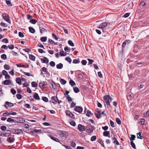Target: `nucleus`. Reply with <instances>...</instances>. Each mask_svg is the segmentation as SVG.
<instances>
[{
	"mask_svg": "<svg viewBox=\"0 0 149 149\" xmlns=\"http://www.w3.org/2000/svg\"><path fill=\"white\" fill-rule=\"evenodd\" d=\"M11 132L13 134H20L23 133L22 131L20 129L18 130L13 129L12 130Z\"/></svg>",
	"mask_w": 149,
	"mask_h": 149,
	"instance_id": "nucleus-4",
	"label": "nucleus"
},
{
	"mask_svg": "<svg viewBox=\"0 0 149 149\" xmlns=\"http://www.w3.org/2000/svg\"><path fill=\"white\" fill-rule=\"evenodd\" d=\"M14 136H13V137H9L7 139V141L9 143H12L14 142L15 141V139L14 137Z\"/></svg>",
	"mask_w": 149,
	"mask_h": 149,
	"instance_id": "nucleus-9",
	"label": "nucleus"
},
{
	"mask_svg": "<svg viewBox=\"0 0 149 149\" xmlns=\"http://www.w3.org/2000/svg\"><path fill=\"white\" fill-rule=\"evenodd\" d=\"M111 139L112 140H113V143L114 144H116L118 145H119V143L118 141L117 140L116 138L115 137H113L111 138Z\"/></svg>",
	"mask_w": 149,
	"mask_h": 149,
	"instance_id": "nucleus-15",
	"label": "nucleus"
},
{
	"mask_svg": "<svg viewBox=\"0 0 149 149\" xmlns=\"http://www.w3.org/2000/svg\"><path fill=\"white\" fill-rule=\"evenodd\" d=\"M71 145L73 147H75L76 146V143L73 141H71Z\"/></svg>",
	"mask_w": 149,
	"mask_h": 149,
	"instance_id": "nucleus-58",
	"label": "nucleus"
},
{
	"mask_svg": "<svg viewBox=\"0 0 149 149\" xmlns=\"http://www.w3.org/2000/svg\"><path fill=\"white\" fill-rule=\"evenodd\" d=\"M10 91L13 95H15V94L16 92V91L14 88H13L11 89Z\"/></svg>",
	"mask_w": 149,
	"mask_h": 149,
	"instance_id": "nucleus-51",
	"label": "nucleus"
},
{
	"mask_svg": "<svg viewBox=\"0 0 149 149\" xmlns=\"http://www.w3.org/2000/svg\"><path fill=\"white\" fill-rule=\"evenodd\" d=\"M145 120L144 119H141L140 120V121L139 122V123L140 124V125H143L145 123Z\"/></svg>",
	"mask_w": 149,
	"mask_h": 149,
	"instance_id": "nucleus-39",
	"label": "nucleus"
},
{
	"mask_svg": "<svg viewBox=\"0 0 149 149\" xmlns=\"http://www.w3.org/2000/svg\"><path fill=\"white\" fill-rule=\"evenodd\" d=\"M73 90L74 92L76 93H77L79 91V89L77 87H73Z\"/></svg>",
	"mask_w": 149,
	"mask_h": 149,
	"instance_id": "nucleus-29",
	"label": "nucleus"
},
{
	"mask_svg": "<svg viewBox=\"0 0 149 149\" xmlns=\"http://www.w3.org/2000/svg\"><path fill=\"white\" fill-rule=\"evenodd\" d=\"M6 127L5 126H2L1 127V129L3 131L6 130Z\"/></svg>",
	"mask_w": 149,
	"mask_h": 149,
	"instance_id": "nucleus-60",
	"label": "nucleus"
},
{
	"mask_svg": "<svg viewBox=\"0 0 149 149\" xmlns=\"http://www.w3.org/2000/svg\"><path fill=\"white\" fill-rule=\"evenodd\" d=\"M2 17L3 19L4 20L8 22L9 23H10L11 21L10 20L9 17L7 14H6V13H3L2 14Z\"/></svg>",
	"mask_w": 149,
	"mask_h": 149,
	"instance_id": "nucleus-3",
	"label": "nucleus"
},
{
	"mask_svg": "<svg viewBox=\"0 0 149 149\" xmlns=\"http://www.w3.org/2000/svg\"><path fill=\"white\" fill-rule=\"evenodd\" d=\"M18 34L19 36L21 38L23 37L24 36L23 33L21 32H19Z\"/></svg>",
	"mask_w": 149,
	"mask_h": 149,
	"instance_id": "nucleus-61",
	"label": "nucleus"
},
{
	"mask_svg": "<svg viewBox=\"0 0 149 149\" xmlns=\"http://www.w3.org/2000/svg\"><path fill=\"white\" fill-rule=\"evenodd\" d=\"M74 110L79 113H81L83 109L81 107L76 106L74 108Z\"/></svg>",
	"mask_w": 149,
	"mask_h": 149,
	"instance_id": "nucleus-5",
	"label": "nucleus"
},
{
	"mask_svg": "<svg viewBox=\"0 0 149 149\" xmlns=\"http://www.w3.org/2000/svg\"><path fill=\"white\" fill-rule=\"evenodd\" d=\"M42 99L45 102H47L48 101V99L46 97H42Z\"/></svg>",
	"mask_w": 149,
	"mask_h": 149,
	"instance_id": "nucleus-45",
	"label": "nucleus"
},
{
	"mask_svg": "<svg viewBox=\"0 0 149 149\" xmlns=\"http://www.w3.org/2000/svg\"><path fill=\"white\" fill-rule=\"evenodd\" d=\"M80 61L79 60L77 59H74L72 63H78L80 62Z\"/></svg>",
	"mask_w": 149,
	"mask_h": 149,
	"instance_id": "nucleus-50",
	"label": "nucleus"
},
{
	"mask_svg": "<svg viewBox=\"0 0 149 149\" xmlns=\"http://www.w3.org/2000/svg\"><path fill=\"white\" fill-rule=\"evenodd\" d=\"M60 81L61 84L63 85L65 84L66 83V81L65 80L62 79H61Z\"/></svg>",
	"mask_w": 149,
	"mask_h": 149,
	"instance_id": "nucleus-37",
	"label": "nucleus"
},
{
	"mask_svg": "<svg viewBox=\"0 0 149 149\" xmlns=\"http://www.w3.org/2000/svg\"><path fill=\"white\" fill-rule=\"evenodd\" d=\"M60 54L61 56H65L66 55V53L62 50L60 52Z\"/></svg>",
	"mask_w": 149,
	"mask_h": 149,
	"instance_id": "nucleus-24",
	"label": "nucleus"
},
{
	"mask_svg": "<svg viewBox=\"0 0 149 149\" xmlns=\"http://www.w3.org/2000/svg\"><path fill=\"white\" fill-rule=\"evenodd\" d=\"M86 115L88 116H91L92 115V114L91 112L90 111L88 110Z\"/></svg>",
	"mask_w": 149,
	"mask_h": 149,
	"instance_id": "nucleus-42",
	"label": "nucleus"
},
{
	"mask_svg": "<svg viewBox=\"0 0 149 149\" xmlns=\"http://www.w3.org/2000/svg\"><path fill=\"white\" fill-rule=\"evenodd\" d=\"M7 121L10 123H13L15 122V120L11 118H9L7 119Z\"/></svg>",
	"mask_w": 149,
	"mask_h": 149,
	"instance_id": "nucleus-25",
	"label": "nucleus"
},
{
	"mask_svg": "<svg viewBox=\"0 0 149 149\" xmlns=\"http://www.w3.org/2000/svg\"><path fill=\"white\" fill-rule=\"evenodd\" d=\"M66 98L68 101H72V98L70 97L69 95L66 96Z\"/></svg>",
	"mask_w": 149,
	"mask_h": 149,
	"instance_id": "nucleus-57",
	"label": "nucleus"
},
{
	"mask_svg": "<svg viewBox=\"0 0 149 149\" xmlns=\"http://www.w3.org/2000/svg\"><path fill=\"white\" fill-rule=\"evenodd\" d=\"M68 43L71 46L73 47L74 46V45L73 43L71 40H68Z\"/></svg>",
	"mask_w": 149,
	"mask_h": 149,
	"instance_id": "nucleus-41",
	"label": "nucleus"
},
{
	"mask_svg": "<svg viewBox=\"0 0 149 149\" xmlns=\"http://www.w3.org/2000/svg\"><path fill=\"white\" fill-rule=\"evenodd\" d=\"M10 115V113H8L7 112L3 113V115L4 116H9Z\"/></svg>",
	"mask_w": 149,
	"mask_h": 149,
	"instance_id": "nucleus-59",
	"label": "nucleus"
},
{
	"mask_svg": "<svg viewBox=\"0 0 149 149\" xmlns=\"http://www.w3.org/2000/svg\"><path fill=\"white\" fill-rule=\"evenodd\" d=\"M40 32L41 33L46 31V30L44 28L40 27Z\"/></svg>",
	"mask_w": 149,
	"mask_h": 149,
	"instance_id": "nucleus-33",
	"label": "nucleus"
},
{
	"mask_svg": "<svg viewBox=\"0 0 149 149\" xmlns=\"http://www.w3.org/2000/svg\"><path fill=\"white\" fill-rule=\"evenodd\" d=\"M52 37L55 39L56 40H57L58 39V38H57L56 36L55 35V34L54 33L52 34Z\"/></svg>",
	"mask_w": 149,
	"mask_h": 149,
	"instance_id": "nucleus-54",
	"label": "nucleus"
},
{
	"mask_svg": "<svg viewBox=\"0 0 149 149\" xmlns=\"http://www.w3.org/2000/svg\"><path fill=\"white\" fill-rule=\"evenodd\" d=\"M49 64L52 67H54L55 65V62L53 61H51L49 63Z\"/></svg>",
	"mask_w": 149,
	"mask_h": 149,
	"instance_id": "nucleus-49",
	"label": "nucleus"
},
{
	"mask_svg": "<svg viewBox=\"0 0 149 149\" xmlns=\"http://www.w3.org/2000/svg\"><path fill=\"white\" fill-rule=\"evenodd\" d=\"M11 81L10 80H6L3 81V84L6 85L10 84Z\"/></svg>",
	"mask_w": 149,
	"mask_h": 149,
	"instance_id": "nucleus-19",
	"label": "nucleus"
},
{
	"mask_svg": "<svg viewBox=\"0 0 149 149\" xmlns=\"http://www.w3.org/2000/svg\"><path fill=\"white\" fill-rule=\"evenodd\" d=\"M32 86L33 87H36L37 86L38 84L35 81H33L31 83Z\"/></svg>",
	"mask_w": 149,
	"mask_h": 149,
	"instance_id": "nucleus-34",
	"label": "nucleus"
},
{
	"mask_svg": "<svg viewBox=\"0 0 149 149\" xmlns=\"http://www.w3.org/2000/svg\"><path fill=\"white\" fill-rule=\"evenodd\" d=\"M47 40V37H41L40 38V40L43 42H45Z\"/></svg>",
	"mask_w": 149,
	"mask_h": 149,
	"instance_id": "nucleus-36",
	"label": "nucleus"
},
{
	"mask_svg": "<svg viewBox=\"0 0 149 149\" xmlns=\"http://www.w3.org/2000/svg\"><path fill=\"white\" fill-rule=\"evenodd\" d=\"M41 60L43 63H47L49 62V59L45 57H44L43 58H41Z\"/></svg>",
	"mask_w": 149,
	"mask_h": 149,
	"instance_id": "nucleus-12",
	"label": "nucleus"
},
{
	"mask_svg": "<svg viewBox=\"0 0 149 149\" xmlns=\"http://www.w3.org/2000/svg\"><path fill=\"white\" fill-rule=\"evenodd\" d=\"M52 102L54 104H55L57 102V100H58L57 97L55 96H53L51 97Z\"/></svg>",
	"mask_w": 149,
	"mask_h": 149,
	"instance_id": "nucleus-11",
	"label": "nucleus"
},
{
	"mask_svg": "<svg viewBox=\"0 0 149 149\" xmlns=\"http://www.w3.org/2000/svg\"><path fill=\"white\" fill-rule=\"evenodd\" d=\"M16 81L17 83L19 85H20L21 83V79L20 77L17 78Z\"/></svg>",
	"mask_w": 149,
	"mask_h": 149,
	"instance_id": "nucleus-20",
	"label": "nucleus"
},
{
	"mask_svg": "<svg viewBox=\"0 0 149 149\" xmlns=\"http://www.w3.org/2000/svg\"><path fill=\"white\" fill-rule=\"evenodd\" d=\"M29 58L31 60L33 61H35V57L33 55H29Z\"/></svg>",
	"mask_w": 149,
	"mask_h": 149,
	"instance_id": "nucleus-32",
	"label": "nucleus"
},
{
	"mask_svg": "<svg viewBox=\"0 0 149 149\" xmlns=\"http://www.w3.org/2000/svg\"><path fill=\"white\" fill-rule=\"evenodd\" d=\"M87 61L85 60H83L81 61V63L82 64L84 65H86L87 63Z\"/></svg>",
	"mask_w": 149,
	"mask_h": 149,
	"instance_id": "nucleus-53",
	"label": "nucleus"
},
{
	"mask_svg": "<svg viewBox=\"0 0 149 149\" xmlns=\"http://www.w3.org/2000/svg\"><path fill=\"white\" fill-rule=\"evenodd\" d=\"M43 83H40L39 84V87L41 88H43L45 85V82H44Z\"/></svg>",
	"mask_w": 149,
	"mask_h": 149,
	"instance_id": "nucleus-35",
	"label": "nucleus"
},
{
	"mask_svg": "<svg viewBox=\"0 0 149 149\" xmlns=\"http://www.w3.org/2000/svg\"><path fill=\"white\" fill-rule=\"evenodd\" d=\"M96 136H93L91 137V140L92 141H94L96 140Z\"/></svg>",
	"mask_w": 149,
	"mask_h": 149,
	"instance_id": "nucleus-46",
	"label": "nucleus"
},
{
	"mask_svg": "<svg viewBox=\"0 0 149 149\" xmlns=\"http://www.w3.org/2000/svg\"><path fill=\"white\" fill-rule=\"evenodd\" d=\"M4 68L5 69L8 70L10 69V67L8 65L5 64L4 65Z\"/></svg>",
	"mask_w": 149,
	"mask_h": 149,
	"instance_id": "nucleus-23",
	"label": "nucleus"
},
{
	"mask_svg": "<svg viewBox=\"0 0 149 149\" xmlns=\"http://www.w3.org/2000/svg\"><path fill=\"white\" fill-rule=\"evenodd\" d=\"M130 144L133 148H134V149H136V146L133 142H131Z\"/></svg>",
	"mask_w": 149,
	"mask_h": 149,
	"instance_id": "nucleus-55",
	"label": "nucleus"
},
{
	"mask_svg": "<svg viewBox=\"0 0 149 149\" xmlns=\"http://www.w3.org/2000/svg\"><path fill=\"white\" fill-rule=\"evenodd\" d=\"M33 97L36 100H40V97L38 93H35L33 95Z\"/></svg>",
	"mask_w": 149,
	"mask_h": 149,
	"instance_id": "nucleus-17",
	"label": "nucleus"
},
{
	"mask_svg": "<svg viewBox=\"0 0 149 149\" xmlns=\"http://www.w3.org/2000/svg\"><path fill=\"white\" fill-rule=\"evenodd\" d=\"M63 64L61 63H60L56 65L57 68L58 69H61L63 68Z\"/></svg>",
	"mask_w": 149,
	"mask_h": 149,
	"instance_id": "nucleus-21",
	"label": "nucleus"
},
{
	"mask_svg": "<svg viewBox=\"0 0 149 149\" xmlns=\"http://www.w3.org/2000/svg\"><path fill=\"white\" fill-rule=\"evenodd\" d=\"M68 135V133L65 131H61L60 134V136L61 137L62 139L65 140Z\"/></svg>",
	"mask_w": 149,
	"mask_h": 149,
	"instance_id": "nucleus-2",
	"label": "nucleus"
},
{
	"mask_svg": "<svg viewBox=\"0 0 149 149\" xmlns=\"http://www.w3.org/2000/svg\"><path fill=\"white\" fill-rule=\"evenodd\" d=\"M78 129L80 132H82L84 131L86 129L85 127L81 124H79L78 126Z\"/></svg>",
	"mask_w": 149,
	"mask_h": 149,
	"instance_id": "nucleus-6",
	"label": "nucleus"
},
{
	"mask_svg": "<svg viewBox=\"0 0 149 149\" xmlns=\"http://www.w3.org/2000/svg\"><path fill=\"white\" fill-rule=\"evenodd\" d=\"M3 106H4L6 108H7L8 107H13V104L11 102H9L7 101L6 102L5 105Z\"/></svg>",
	"mask_w": 149,
	"mask_h": 149,
	"instance_id": "nucleus-8",
	"label": "nucleus"
},
{
	"mask_svg": "<svg viewBox=\"0 0 149 149\" xmlns=\"http://www.w3.org/2000/svg\"><path fill=\"white\" fill-rule=\"evenodd\" d=\"M91 129H87L86 130V132L88 133H91L93 132V130L95 129L94 126H91Z\"/></svg>",
	"mask_w": 149,
	"mask_h": 149,
	"instance_id": "nucleus-14",
	"label": "nucleus"
},
{
	"mask_svg": "<svg viewBox=\"0 0 149 149\" xmlns=\"http://www.w3.org/2000/svg\"><path fill=\"white\" fill-rule=\"evenodd\" d=\"M136 138V136L135 135H131V137L130 138L131 142H133V140H135Z\"/></svg>",
	"mask_w": 149,
	"mask_h": 149,
	"instance_id": "nucleus-31",
	"label": "nucleus"
},
{
	"mask_svg": "<svg viewBox=\"0 0 149 149\" xmlns=\"http://www.w3.org/2000/svg\"><path fill=\"white\" fill-rule=\"evenodd\" d=\"M17 98L18 99H21L22 98V96L20 94H17L16 95Z\"/></svg>",
	"mask_w": 149,
	"mask_h": 149,
	"instance_id": "nucleus-62",
	"label": "nucleus"
},
{
	"mask_svg": "<svg viewBox=\"0 0 149 149\" xmlns=\"http://www.w3.org/2000/svg\"><path fill=\"white\" fill-rule=\"evenodd\" d=\"M65 60L70 63L71 62L72 60L71 58L68 56L67 57L65 58Z\"/></svg>",
	"mask_w": 149,
	"mask_h": 149,
	"instance_id": "nucleus-38",
	"label": "nucleus"
},
{
	"mask_svg": "<svg viewBox=\"0 0 149 149\" xmlns=\"http://www.w3.org/2000/svg\"><path fill=\"white\" fill-rule=\"evenodd\" d=\"M95 115L97 118H99L101 117V113L100 111L97 110L95 113Z\"/></svg>",
	"mask_w": 149,
	"mask_h": 149,
	"instance_id": "nucleus-10",
	"label": "nucleus"
},
{
	"mask_svg": "<svg viewBox=\"0 0 149 149\" xmlns=\"http://www.w3.org/2000/svg\"><path fill=\"white\" fill-rule=\"evenodd\" d=\"M11 131L9 130H7L6 132L3 134V136L6 137L8 136L11 135Z\"/></svg>",
	"mask_w": 149,
	"mask_h": 149,
	"instance_id": "nucleus-13",
	"label": "nucleus"
},
{
	"mask_svg": "<svg viewBox=\"0 0 149 149\" xmlns=\"http://www.w3.org/2000/svg\"><path fill=\"white\" fill-rule=\"evenodd\" d=\"M116 121L117 123L119 125H120L121 124V122L120 120L118 118H116Z\"/></svg>",
	"mask_w": 149,
	"mask_h": 149,
	"instance_id": "nucleus-43",
	"label": "nucleus"
},
{
	"mask_svg": "<svg viewBox=\"0 0 149 149\" xmlns=\"http://www.w3.org/2000/svg\"><path fill=\"white\" fill-rule=\"evenodd\" d=\"M37 22V21L35 19H31L30 21V22L33 24H35Z\"/></svg>",
	"mask_w": 149,
	"mask_h": 149,
	"instance_id": "nucleus-30",
	"label": "nucleus"
},
{
	"mask_svg": "<svg viewBox=\"0 0 149 149\" xmlns=\"http://www.w3.org/2000/svg\"><path fill=\"white\" fill-rule=\"evenodd\" d=\"M104 100L107 105V107L109 108L110 106L109 101H112V99L109 95H104L103 97Z\"/></svg>",
	"mask_w": 149,
	"mask_h": 149,
	"instance_id": "nucleus-1",
	"label": "nucleus"
},
{
	"mask_svg": "<svg viewBox=\"0 0 149 149\" xmlns=\"http://www.w3.org/2000/svg\"><path fill=\"white\" fill-rule=\"evenodd\" d=\"M103 136H108L110 137V133L109 131H105L103 132Z\"/></svg>",
	"mask_w": 149,
	"mask_h": 149,
	"instance_id": "nucleus-16",
	"label": "nucleus"
},
{
	"mask_svg": "<svg viewBox=\"0 0 149 149\" xmlns=\"http://www.w3.org/2000/svg\"><path fill=\"white\" fill-rule=\"evenodd\" d=\"M107 26V24L106 22H103L100 24V26L101 29H103L106 27Z\"/></svg>",
	"mask_w": 149,
	"mask_h": 149,
	"instance_id": "nucleus-18",
	"label": "nucleus"
},
{
	"mask_svg": "<svg viewBox=\"0 0 149 149\" xmlns=\"http://www.w3.org/2000/svg\"><path fill=\"white\" fill-rule=\"evenodd\" d=\"M0 25L2 27H6L7 26V25L6 24L2 22L0 23Z\"/></svg>",
	"mask_w": 149,
	"mask_h": 149,
	"instance_id": "nucleus-44",
	"label": "nucleus"
},
{
	"mask_svg": "<svg viewBox=\"0 0 149 149\" xmlns=\"http://www.w3.org/2000/svg\"><path fill=\"white\" fill-rule=\"evenodd\" d=\"M30 32L32 33H34L35 31V30L32 27H29Z\"/></svg>",
	"mask_w": 149,
	"mask_h": 149,
	"instance_id": "nucleus-22",
	"label": "nucleus"
},
{
	"mask_svg": "<svg viewBox=\"0 0 149 149\" xmlns=\"http://www.w3.org/2000/svg\"><path fill=\"white\" fill-rule=\"evenodd\" d=\"M8 47L10 49H13L14 48V45H9L8 46Z\"/></svg>",
	"mask_w": 149,
	"mask_h": 149,
	"instance_id": "nucleus-52",
	"label": "nucleus"
},
{
	"mask_svg": "<svg viewBox=\"0 0 149 149\" xmlns=\"http://www.w3.org/2000/svg\"><path fill=\"white\" fill-rule=\"evenodd\" d=\"M65 113L67 115L70 117L72 119H74L75 118L74 115L70 111H66Z\"/></svg>",
	"mask_w": 149,
	"mask_h": 149,
	"instance_id": "nucleus-7",
	"label": "nucleus"
},
{
	"mask_svg": "<svg viewBox=\"0 0 149 149\" xmlns=\"http://www.w3.org/2000/svg\"><path fill=\"white\" fill-rule=\"evenodd\" d=\"M6 4L9 6H12V5L10 1V0H6Z\"/></svg>",
	"mask_w": 149,
	"mask_h": 149,
	"instance_id": "nucleus-28",
	"label": "nucleus"
},
{
	"mask_svg": "<svg viewBox=\"0 0 149 149\" xmlns=\"http://www.w3.org/2000/svg\"><path fill=\"white\" fill-rule=\"evenodd\" d=\"M9 73L12 76H13L14 74V70L12 69L9 72Z\"/></svg>",
	"mask_w": 149,
	"mask_h": 149,
	"instance_id": "nucleus-63",
	"label": "nucleus"
},
{
	"mask_svg": "<svg viewBox=\"0 0 149 149\" xmlns=\"http://www.w3.org/2000/svg\"><path fill=\"white\" fill-rule=\"evenodd\" d=\"M70 124L73 126H75L76 125V123L74 121H72L70 122Z\"/></svg>",
	"mask_w": 149,
	"mask_h": 149,
	"instance_id": "nucleus-64",
	"label": "nucleus"
},
{
	"mask_svg": "<svg viewBox=\"0 0 149 149\" xmlns=\"http://www.w3.org/2000/svg\"><path fill=\"white\" fill-rule=\"evenodd\" d=\"M51 84L52 85V88L55 89L56 88L55 84L54 82H52L51 83Z\"/></svg>",
	"mask_w": 149,
	"mask_h": 149,
	"instance_id": "nucleus-56",
	"label": "nucleus"
},
{
	"mask_svg": "<svg viewBox=\"0 0 149 149\" xmlns=\"http://www.w3.org/2000/svg\"><path fill=\"white\" fill-rule=\"evenodd\" d=\"M69 84L72 86H73L75 85V82L71 79L69 81Z\"/></svg>",
	"mask_w": 149,
	"mask_h": 149,
	"instance_id": "nucleus-26",
	"label": "nucleus"
},
{
	"mask_svg": "<svg viewBox=\"0 0 149 149\" xmlns=\"http://www.w3.org/2000/svg\"><path fill=\"white\" fill-rule=\"evenodd\" d=\"M1 58L2 59L5 60L6 59L7 56L5 54H3L1 56Z\"/></svg>",
	"mask_w": 149,
	"mask_h": 149,
	"instance_id": "nucleus-47",
	"label": "nucleus"
},
{
	"mask_svg": "<svg viewBox=\"0 0 149 149\" xmlns=\"http://www.w3.org/2000/svg\"><path fill=\"white\" fill-rule=\"evenodd\" d=\"M40 131V130H38L37 129H35L33 131H31L30 132L31 133L33 134L34 132L36 133H37Z\"/></svg>",
	"mask_w": 149,
	"mask_h": 149,
	"instance_id": "nucleus-40",
	"label": "nucleus"
},
{
	"mask_svg": "<svg viewBox=\"0 0 149 149\" xmlns=\"http://www.w3.org/2000/svg\"><path fill=\"white\" fill-rule=\"evenodd\" d=\"M110 124L111 126L112 127H114L115 126L114 122L110 120Z\"/></svg>",
	"mask_w": 149,
	"mask_h": 149,
	"instance_id": "nucleus-48",
	"label": "nucleus"
},
{
	"mask_svg": "<svg viewBox=\"0 0 149 149\" xmlns=\"http://www.w3.org/2000/svg\"><path fill=\"white\" fill-rule=\"evenodd\" d=\"M137 138L141 139L143 138L142 136H141V133L139 132L137 134Z\"/></svg>",
	"mask_w": 149,
	"mask_h": 149,
	"instance_id": "nucleus-27",
	"label": "nucleus"
}]
</instances>
